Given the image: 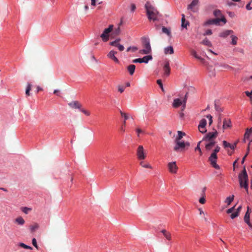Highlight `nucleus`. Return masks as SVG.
Wrapping results in <instances>:
<instances>
[{
  "label": "nucleus",
  "instance_id": "3",
  "mask_svg": "<svg viewBox=\"0 0 252 252\" xmlns=\"http://www.w3.org/2000/svg\"><path fill=\"white\" fill-rule=\"evenodd\" d=\"M220 147L217 145L215 147V149L213 150L212 153L211 154L209 158V161L211 165L215 169H218L220 168V166L217 164V153L220 151Z\"/></svg>",
  "mask_w": 252,
  "mask_h": 252
},
{
  "label": "nucleus",
  "instance_id": "38",
  "mask_svg": "<svg viewBox=\"0 0 252 252\" xmlns=\"http://www.w3.org/2000/svg\"><path fill=\"white\" fill-rule=\"evenodd\" d=\"M22 211L26 214H28L30 211L32 210V208L27 207H22L21 208Z\"/></svg>",
  "mask_w": 252,
  "mask_h": 252
},
{
  "label": "nucleus",
  "instance_id": "44",
  "mask_svg": "<svg viewBox=\"0 0 252 252\" xmlns=\"http://www.w3.org/2000/svg\"><path fill=\"white\" fill-rule=\"evenodd\" d=\"M202 197H201L199 200V202L200 203L202 204H204L205 203V201H206V200H205V195H202Z\"/></svg>",
  "mask_w": 252,
  "mask_h": 252
},
{
  "label": "nucleus",
  "instance_id": "13",
  "mask_svg": "<svg viewBox=\"0 0 252 252\" xmlns=\"http://www.w3.org/2000/svg\"><path fill=\"white\" fill-rule=\"evenodd\" d=\"M39 224L38 223L35 222L32 223L29 226V230H30L31 233H34L35 231L38 230L39 229Z\"/></svg>",
  "mask_w": 252,
  "mask_h": 252
},
{
  "label": "nucleus",
  "instance_id": "7",
  "mask_svg": "<svg viewBox=\"0 0 252 252\" xmlns=\"http://www.w3.org/2000/svg\"><path fill=\"white\" fill-rule=\"evenodd\" d=\"M113 25H111L107 29H105L103 32L100 35V37L104 42H107L109 39V33L112 31Z\"/></svg>",
  "mask_w": 252,
  "mask_h": 252
},
{
  "label": "nucleus",
  "instance_id": "48",
  "mask_svg": "<svg viewBox=\"0 0 252 252\" xmlns=\"http://www.w3.org/2000/svg\"><path fill=\"white\" fill-rule=\"evenodd\" d=\"M239 215L238 214V212H235L231 214V215H230V217L232 219H234L236 217H238Z\"/></svg>",
  "mask_w": 252,
  "mask_h": 252
},
{
  "label": "nucleus",
  "instance_id": "35",
  "mask_svg": "<svg viewBox=\"0 0 252 252\" xmlns=\"http://www.w3.org/2000/svg\"><path fill=\"white\" fill-rule=\"evenodd\" d=\"M32 84H31L30 83L28 84V86H27V89H26V94L27 96H30V91L32 89Z\"/></svg>",
  "mask_w": 252,
  "mask_h": 252
},
{
  "label": "nucleus",
  "instance_id": "1",
  "mask_svg": "<svg viewBox=\"0 0 252 252\" xmlns=\"http://www.w3.org/2000/svg\"><path fill=\"white\" fill-rule=\"evenodd\" d=\"M218 132L215 130L214 132L207 133L202 139V142L204 143L205 147L207 151H210L216 144L215 139L218 136Z\"/></svg>",
  "mask_w": 252,
  "mask_h": 252
},
{
  "label": "nucleus",
  "instance_id": "50",
  "mask_svg": "<svg viewBox=\"0 0 252 252\" xmlns=\"http://www.w3.org/2000/svg\"><path fill=\"white\" fill-rule=\"evenodd\" d=\"M191 54L196 59H197L199 57V56L197 55L196 51L194 50H191Z\"/></svg>",
  "mask_w": 252,
  "mask_h": 252
},
{
  "label": "nucleus",
  "instance_id": "8",
  "mask_svg": "<svg viewBox=\"0 0 252 252\" xmlns=\"http://www.w3.org/2000/svg\"><path fill=\"white\" fill-rule=\"evenodd\" d=\"M136 156L138 159L143 160L146 158V154L144 152V148L142 145H139L136 150Z\"/></svg>",
  "mask_w": 252,
  "mask_h": 252
},
{
  "label": "nucleus",
  "instance_id": "51",
  "mask_svg": "<svg viewBox=\"0 0 252 252\" xmlns=\"http://www.w3.org/2000/svg\"><path fill=\"white\" fill-rule=\"evenodd\" d=\"M225 69H232V67L227 64H222L221 65Z\"/></svg>",
  "mask_w": 252,
  "mask_h": 252
},
{
  "label": "nucleus",
  "instance_id": "58",
  "mask_svg": "<svg viewBox=\"0 0 252 252\" xmlns=\"http://www.w3.org/2000/svg\"><path fill=\"white\" fill-rule=\"evenodd\" d=\"M81 111L82 112H83L86 116H90V112L88 111H87V110H86L85 109H81Z\"/></svg>",
  "mask_w": 252,
  "mask_h": 252
},
{
  "label": "nucleus",
  "instance_id": "21",
  "mask_svg": "<svg viewBox=\"0 0 252 252\" xmlns=\"http://www.w3.org/2000/svg\"><path fill=\"white\" fill-rule=\"evenodd\" d=\"M183 103V100H182L180 98H176L174 100L173 103V106L174 108H178Z\"/></svg>",
  "mask_w": 252,
  "mask_h": 252
},
{
  "label": "nucleus",
  "instance_id": "55",
  "mask_svg": "<svg viewBox=\"0 0 252 252\" xmlns=\"http://www.w3.org/2000/svg\"><path fill=\"white\" fill-rule=\"evenodd\" d=\"M139 52L141 54H150L149 52H148L145 49L140 50Z\"/></svg>",
  "mask_w": 252,
  "mask_h": 252
},
{
  "label": "nucleus",
  "instance_id": "17",
  "mask_svg": "<svg viewBox=\"0 0 252 252\" xmlns=\"http://www.w3.org/2000/svg\"><path fill=\"white\" fill-rule=\"evenodd\" d=\"M163 70L164 75L166 76H169L170 73V67L168 62H167L165 64L163 67Z\"/></svg>",
  "mask_w": 252,
  "mask_h": 252
},
{
  "label": "nucleus",
  "instance_id": "47",
  "mask_svg": "<svg viewBox=\"0 0 252 252\" xmlns=\"http://www.w3.org/2000/svg\"><path fill=\"white\" fill-rule=\"evenodd\" d=\"M32 244L37 250L38 249V246L37 244V242L35 238H33L32 239Z\"/></svg>",
  "mask_w": 252,
  "mask_h": 252
},
{
  "label": "nucleus",
  "instance_id": "14",
  "mask_svg": "<svg viewBox=\"0 0 252 252\" xmlns=\"http://www.w3.org/2000/svg\"><path fill=\"white\" fill-rule=\"evenodd\" d=\"M143 43L144 48V49L146 50L147 51L150 53L151 52L152 49L149 40L145 38L144 41H143Z\"/></svg>",
  "mask_w": 252,
  "mask_h": 252
},
{
  "label": "nucleus",
  "instance_id": "36",
  "mask_svg": "<svg viewBox=\"0 0 252 252\" xmlns=\"http://www.w3.org/2000/svg\"><path fill=\"white\" fill-rule=\"evenodd\" d=\"M187 98H188V93H187L185 95V97L183 99V103L181 105H182V111H184L186 108V104L187 102Z\"/></svg>",
  "mask_w": 252,
  "mask_h": 252
},
{
  "label": "nucleus",
  "instance_id": "16",
  "mask_svg": "<svg viewBox=\"0 0 252 252\" xmlns=\"http://www.w3.org/2000/svg\"><path fill=\"white\" fill-rule=\"evenodd\" d=\"M234 33L232 30H225L220 33L219 36L221 37L225 38L229 35H231Z\"/></svg>",
  "mask_w": 252,
  "mask_h": 252
},
{
  "label": "nucleus",
  "instance_id": "29",
  "mask_svg": "<svg viewBox=\"0 0 252 252\" xmlns=\"http://www.w3.org/2000/svg\"><path fill=\"white\" fill-rule=\"evenodd\" d=\"M152 58H153L151 55H148V56H144V57L141 58L142 63H148V62L150 60H152Z\"/></svg>",
  "mask_w": 252,
  "mask_h": 252
},
{
  "label": "nucleus",
  "instance_id": "60",
  "mask_svg": "<svg viewBox=\"0 0 252 252\" xmlns=\"http://www.w3.org/2000/svg\"><path fill=\"white\" fill-rule=\"evenodd\" d=\"M227 5L229 6H232L236 5V4L232 2H227Z\"/></svg>",
  "mask_w": 252,
  "mask_h": 252
},
{
  "label": "nucleus",
  "instance_id": "54",
  "mask_svg": "<svg viewBox=\"0 0 252 252\" xmlns=\"http://www.w3.org/2000/svg\"><path fill=\"white\" fill-rule=\"evenodd\" d=\"M206 117L209 119V125H211L212 123H213V120H212V117L211 115H207Z\"/></svg>",
  "mask_w": 252,
  "mask_h": 252
},
{
  "label": "nucleus",
  "instance_id": "53",
  "mask_svg": "<svg viewBox=\"0 0 252 252\" xmlns=\"http://www.w3.org/2000/svg\"><path fill=\"white\" fill-rule=\"evenodd\" d=\"M133 63H142L141 58L135 59L132 61Z\"/></svg>",
  "mask_w": 252,
  "mask_h": 252
},
{
  "label": "nucleus",
  "instance_id": "61",
  "mask_svg": "<svg viewBox=\"0 0 252 252\" xmlns=\"http://www.w3.org/2000/svg\"><path fill=\"white\" fill-rule=\"evenodd\" d=\"M242 208V205H240V206H239L238 207V208L236 209V212H238V214L239 215L240 214V212H241V211Z\"/></svg>",
  "mask_w": 252,
  "mask_h": 252
},
{
  "label": "nucleus",
  "instance_id": "10",
  "mask_svg": "<svg viewBox=\"0 0 252 252\" xmlns=\"http://www.w3.org/2000/svg\"><path fill=\"white\" fill-rule=\"evenodd\" d=\"M120 39H117L115 41L111 42L110 44L111 45L117 47L120 51H123L125 48L123 45L119 44Z\"/></svg>",
  "mask_w": 252,
  "mask_h": 252
},
{
  "label": "nucleus",
  "instance_id": "56",
  "mask_svg": "<svg viewBox=\"0 0 252 252\" xmlns=\"http://www.w3.org/2000/svg\"><path fill=\"white\" fill-rule=\"evenodd\" d=\"M227 14L231 18H234L235 17V14L233 12L228 11L227 12Z\"/></svg>",
  "mask_w": 252,
  "mask_h": 252
},
{
  "label": "nucleus",
  "instance_id": "4",
  "mask_svg": "<svg viewBox=\"0 0 252 252\" xmlns=\"http://www.w3.org/2000/svg\"><path fill=\"white\" fill-rule=\"evenodd\" d=\"M239 180L241 187L244 188L247 191L248 190V176L245 168L239 174Z\"/></svg>",
  "mask_w": 252,
  "mask_h": 252
},
{
  "label": "nucleus",
  "instance_id": "31",
  "mask_svg": "<svg viewBox=\"0 0 252 252\" xmlns=\"http://www.w3.org/2000/svg\"><path fill=\"white\" fill-rule=\"evenodd\" d=\"M186 135L185 133L181 131H178V136L176 137V140H181L184 136Z\"/></svg>",
  "mask_w": 252,
  "mask_h": 252
},
{
  "label": "nucleus",
  "instance_id": "41",
  "mask_svg": "<svg viewBox=\"0 0 252 252\" xmlns=\"http://www.w3.org/2000/svg\"><path fill=\"white\" fill-rule=\"evenodd\" d=\"M245 93L247 96L250 97L251 103L252 104V91L251 92H249V91H246Z\"/></svg>",
  "mask_w": 252,
  "mask_h": 252
},
{
  "label": "nucleus",
  "instance_id": "2",
  "mask_svg": "<svg viewBox=\"0 0 252 252\" xmlns=\"http://www.w3.org/2000/svg\"><path fill=\"white\" fill-rule=\"evenodd\" d=\"M145 8L146 10V13L149 20L157 21L158 20V16L159 15V12L150 4L149 2H147L145 5Z\"/></svg>",
  "mask_w": 252,
  "mask_h": 252
},
{
  "label": "nucleus",
  "instance_id": "20",
  "mask_svg": "<svg viewBox=\"0 0 252 252\" xmlns=\"http://www.w3.org/2000/svg\"><path fill=\"white\" fill-rule=\"evenodd\" d=\"M14 222L19 225H23L25 223L24 219L21 216L16 218L14 220Z\"/></svg>",
  "mask_w": 252,
  "mask_h": 252
},
{
  "label": "nucleus",
  "instance_id": "62",
  "mask_svg": "<svg viewBox=\"0 0 252 252\" xmlns=\"http://www.w3.org/2000/svg\"><path fill=\"white\" fill-rule=\"evenodd\" d=\"M91 0V5L94 6L96 5V2L98 1V0Z\"/></svg>",
  "mask_w": 252,
  "mask_h": 252
},
{
  "label": "nucleus",
  "instance_id": "19",
  "mask_svg": "<svg viewBox=\"0 0 252 252\" xmlns=\"http://www.w3.org/2000/svg\"><path fill=\"white\" fill-rule=\"evenodd\" d=\"M198 0H193L192 1L188 6V9L191 10L193 12H195L194 7L198 4Z\"/></svg>",
  "mask_w": 252,
  "mask_h": 252
},
{
  "label": "nucleus",
  "instance_id": "39",
  "mask_svg": "<svg viewBox=\"0 0 252 252\" xmlns=\"http://www.w3.org/2000/svg\"><path fill=\"white\" fill-rule=\"evenodd\" d=\"M19 246L20 247L26 249H30V250L32 249V247L29 246L28 245H26V244H25L24 243H20L19 244Z\"/></svg>",
  "mask_w": 252,
  "mask_h": 252
},
{
  "label": "nucleus",
  "instance_id": "6",
  "mask_svg": "<svg viewBox=\"0 0 252 252\" xmlns=\"http://www.w3.org/2000/svg\"><path fill=\"white\" fill-rule=\"evenodd\" d=\"M221 21L223 22L224 24H225L226 23V19L224 17H223L221 18H217L216 19H209L204 23V26H207V25H219L220 22Z\"/></svg>",
  "mask_w": 252,
  "mask_h": 252
},
{
  "label": "nucleus",
  "instance_id": "30",
  "mask_svg": "<svg viewBox=\"0 0 252 252\" xmlns=\"http://www.w3.org/2000/svg\"><path fill=\"white\" fill-rule=\"evenodd\" d=\"M139 164L144 168L150 169L152 168V166L149 163H146L142 160H141V161L139 163Z\"/></svg>",
  "mask_w": 252,
  "mask_h": 252
},
{
  "label": "nucleus",
  "instance_id": "11",
  "mask_svg": "<svg viewBox=\"0 0 252 252\" xmlns=\"http://www.w3.org/2000/svg\"><path fill=\"white\" fill-rule=\"evenodd\" d=\"M232 127L231 120L228 119H224L223 120L222 129L223 131L226 129L230 128Z\"/></svg>",
  "mask_w": 252,
  "mask_h": 252
},
{
  "label": "nucleus",
  "instance_id": "42",
  "mask_svg": "<svg viewBox=\"0 0 252 252\" xmlns=\"http://www.w3.org/2000/svg\"><path fill=\"white\" fill-rule=\"evenodd\" d=\"M201 142H202V141H199V142L198 143L196 147V148H195V151H199V155H200V156H201V155H202V152H201V149H200V147H199V145H200V144Z\"/></svg>",
  "mask_w": 252,
  "mask_h": 252
},
{
  "label": "nucleus",
  "instance_id": "63",
  "mask_svg": "<svg viewBox=\"0 0 252 252\" xmlns=\"http://www.w3.org/2000/svg\"><path fill=\"white\" fill-rule=\"evenodd\" d=\"M197 60H199V61H200V62L201 63H205V60H204L203 58H201V57H200V56H199V58H198V59H197Z\"/></svg>",
  "mask_w": 252,
  "mask_h": 252
},
{
  "label": "nucleus",
  "instance_id": "12",
  "mask_svg": "<svg viewBox=\"0 0 252 252\" xmlns=\"http://www.w3.org/2000/svg\"><path fill=\"white\" fill-rule=\"evenodd\" d=\"M206 124H207V121L205 119H202L200 121L199 124L198 125V129L200 132L205 133L206 131V129L201 130V128L205 127Z\"/></svg>",
  "mask_w": 252,
  "mask_h": 252
},
{
  "label": "nucleus",
  "instance_id": "28",
  "mask_svg": "<svg viewBox=\"0 0 252 252\" xmlns=\"http://www.w3.org/2000/svg\"><path fill=\"white\" fill-rule=\"evenodd\" d=\"M127 70L129 73V74L132 75L133 74L135 69V66L134 64H130L128 65L127 67Z\"/></svg>",
  "mask_w": 252,
  "mask_h": 252
},
{
  "label": "nucleus",
  "instance_id": "40",
  "mask_svg": "<svg viewBox=\"0 0 252 252\" xmlns=\"http://www.w3.org/2000/svg\"><path fill=\"white\" fill-rule=\"evenodd\" d=\"M137 50H138V48L135 46L129 47L128 48H127L126 51L129 52V51H131L132 52H134L136 51H137Z\"/></svg>",
  "mask_w": 252,
  "mask_h": 252
},
{
  "label": "nucleus",
  "instance_id": "46",
  "mask_svg": "<svg viewBox=\"0 0 252 252\" xmlns=\"http://www.w3.org/2000/svg\"><path fill=\"white\" fill-rule=\"evenodd\" d=\"M223 146L224 147V148H229L230 144L229 143H228L227 141L224 140L222 142Z\"/></svg>",
  "mask_w": 252,
  "mask_h": 252
},
{
  "label": "nucleus",
  "instance_id": "59",
  "mask_svg": "<svg viewBox=\"0 0 252 252\" xmlns=\"http://www.w3.org/2000/svg\"><path fill=\"white\" fill-rule=\"evenodd\" d=\"M212 34V31L211 30H207L203 34L204 35H211Z\"/></svg>",
  "mask_w": 252,
  "mask_h": 252
},
{
  "label": "nucleus",
  "instance_id": "64",
  "mask_svg": "<svg viewBox=\"0 0 252 252\" xmlns=\"http://www.w3.org/2000/svg\"><path fill=\"white\" fill-rule=\"evenodd\" d=\"M215 109L218 112H220L222 111L221 109L220 108L219 106H218L216 104H215Z\"/></svg>",
  "mask_w": 252,
  "mask_h": 252
},
{
  "label": "nucleus",
  "instance_id": "5",
  "mask_svg": "<svg viewBox=\"0 0 252 252\" xmlns=\"http://www.w3.org/2000/svg\"><path fill=\"white\" fill-rule=\"evenodd\" d=\"M175 144L174 150L176 152H182L184 151L186 147L188 148L190 145L189 142H185L181 140H175Z\"/></svg>",
  "mask_w": 252,
  "mask_h": 252
},
{
  "label": "nucleus",
  "instance_id": "24",
  "mask_svg": "<svg viewBox=\"0 0 252 252\" xmlns=\"http://www.w3.org/2000/svg\"><path fill=\"white\" fill-rule=\"evenodd\" d=\"M161 232L168 240H171V234L169 232L166 231L165 229H163L161 231Z\"/></svg>",
  "mask_w": 252,
  "mask_h": 252
},
{
  "label": "nucleus",
  "instance_id": "37",
  "mask_svg": "<svg viewBox=\"0 0 252 252\" xmlns=\"http://www.w3.org/2000/svg\"><path fill=\"white\" fill-rule=\"evenodd\" d=\"M162 31L163 33L166 34L167 35L170 36H171V32L170 31L167 29V28H165L164 27H162Z\"/></svg>",
  "mask_w": 252,
  "mask_h": 252
},
{
  "label": "nucleus",
  "instance_id": "25",
  "mask_svg": "<svg viewBox=\"0 0 252 252\" xmlns=\"http://www.w3.org/2000/svg\"><path fill=\"white\" fill-rule=\"evenodd\" d=\"M189 25V22L186 21L185 16L184 14L182 15V27L184 28H187Z\"/></svg>",
  "mask_w": 252,
  "mask_h": 252
},
{
  "label": "nucleus",
  "instance_id": "22",
  "mask_svg": "<svg viewBox=\"0 0 252 252\" xmlns=\"http://www.w3.org/2000/svg\"><path fill=\"white\" fill-rule=\"evenodd\" d=\"M252 133V127L250 128H247L246 131L244 134V141L245 142L246 140L250 139L251 134Z\"/></svg>",
  "mask_w": 252,
  "mask_h": 252
},
{
  "label": "nucleus",
  "instance_id": "32",
  "mask_svg": "<svg viewBox=\"0 0 252 252\" xmlns=\"http://www.w3.org/2000/svg\"><path fill=\"white\" fill-rule=\"evenodd\" d=\"M201 43V44L208 47H211L212 46L211 42L207 38H205L204 40H203Z\"/></svg>",
  "mask_w": 252,
  "mask_h": 252
},
{
  "label": "nucleus",
  "instance_id": "57",
  "mask_svg": "<svg viewBox=\"0 0 252 252\" xmlns=\"http://www.w3.org/2000/svg\"><path fill=\"white\" fill-rule=\"evenodd\" d=\"M136 9V6L134 4L132 3L130 5V10L131 12H134Z\"/></svg>",
  "mask_w": 252,
  "mask_h": 252
},
{
  "label": "nucleus",
  "instance_id": "34",
  "mask_svg": "<svg viewBox=\"0 0 252 252\" xmlns=\"http://www.w3.org/2000/svg\"><path fill=\"white\" fill-rule=\"evenodd\" d=\"M234 196L233 195L232 196L227 197L225 201V202L228 205H230L234 199Z\"/></svg>",
  "mask_w": 252,
  "mask_h": 252
},
{
  "label": "nucleus",
  "instance_id": "27",
  "mask_svg": "<svg viewBox=\"0 0 252 252\" xmlns=\"http://www.w3.org/2000/svg\"><path fill=\"white\" fill-rule=\"evenodd\" d=\"M213 15L215 17H220V18L224 17L222 13H221V12L220 10L219 9H215L214 11H213Z\"/></svg>",
  "mask_w": 252,
  "mask_h": 252
},
{
  "label": "nucleus",
  "instance_id": "33",
  "mask_svg": "<svg viewBox=\"0 0 252 252\" xmlns=\"http://www.w3.org/2000/svg\"><path fill=\"white\" fill-rule=\"evenodd\" d=\"M231 38L232 40L231 44L233 45H236L237 44V41L238 39V37L235 35L231 34Z\"/></svg>",
  "mask_w": 252,
  "mask_h": 252
},
{
  "label": "nucleus",
  "instance_id": "52",
  "mask_svg": "<svg viewBox=\"0 0 252 252\" xmlns=\"http://www.w3.org/2000/svg\"><path fill=\"white\" fill-rule=\"evenodd\" d=\"M235 206H234V207H231L229 209H228L227 211H226V213L227 214H230V213H232L235 210Z\"/></svg>",
  "mask_w": 252,
  "mask_h": 252
},
{
  "label": "nucleus",
  "instance_id": "23",
  "mask_svg": "<svg viewBox=\"0 0 252 252\" xmlns=\"http://www.w3.org/2000/svg\"><path fill=\"white\" fill-rule=\"evenodd\" d=\"M251 212V210L249 206L247 207V211L244 216V221L245 222H248V220H250V213Z\"/></svg>",
  "mask_w": 252,
  "mask_h": 252
},
{
  "label": "nucleus",
  "instance_id": "43",
  "mask_svg": "<svg viewBox=\"0 0 252 252\" xmlns=\"http://www.w3.org/2000/svg\"><path fill=\"white\" fill-rule=\"evenodd\" d=\"M252 2V0H251L246 6V8L248 10H252V7L251 6V4Z\"/></svg>",
  "mask_w": 252,
  "mask_h": 252
},
{
  "label": "nucleus",
  "instance_id": "15",
  "mask_svg": "<svg viewBox=\"0 0 252 252\" xmlns=\"http://www.w3.org/2000/svg\"><path fill=\"white\" fill-rule=\"evenodd\" d=\"M117 53L116 51H114L113 50H111L108 54L107 56L109 58L113 60L116 63H119V60L115 56V55Z\"/></svg>",
  "mask_w": 252,
  "mask_h": 252
},
{
  "label": "nucleus",
  "instance_id": "49",
  "mask_svg": "<svg viewBox=\"0 0 252 252\" xmlns=\"http://www.w3.org/2000/svg\"><path fill=\"white\" fill-rule=\"evenodd\" d=\"M120 113H121V116L124 117V118H125V120L124 121H126L127 119H128V117L126 113H124V112H123L121 111H120Z\"/></svg>",
  "mask_w": 252,
  "mask_h": 252
},
{
  "label": "nucleus",
  "instance_id": "18",
  "mask_svg": "<svg viewBox=\"0 0 252 252\" xmlns=\"http://www.w3.org/2000/svg\"><path fill=\"white\" fill-rule=\"evenodd\" d=\"M68 105L72 108H81V105L77 101H73L68 104Z\"/></svg>",
  "mask_w": 252,
  "mask_h": 252
},
{
  "label": "nucleus",
  "instance_id": "45",
  "mask_svg": "<svg viewBox=\"0 0 252 252\" xmlns=\"http://www.w3.org/2000/svg\"><path fill=\"white\" fill-rule=\"evenodd\" d=\"M118 91L119 92H120L121 93H123L125 89V87L123 86H121V85H119L118 86Z\"/></svg>",
  "mask_w": 252,
  "mask_h": 252
},
{
  "label": "nucleus",
  "instance_id": "26",
  "mask_svg": "<svg viewBox=\"0 0 252 252\" xmlns=\"http://www.w3.org/2000/svg\"><path fill=\"white\" fill-rule=\"evenodd\" d=\"M165 54H173L174 53V49L172 46H168L164 48Z\"/></svg>",
  "mask_w": 252,
  "mask_h": 252
},
{
  "label": "nucleus",
  "instance_id": "9",
  "mask_svg": "<svg viewBox=\"0 0 252 252\" xmlns=\"http://www.w3.org/2000/svg\"><path fill=\"white\" fill-rule=\"evenodd\" d=\"M168 167L170 172L173 174L177 173L178 170V167L176 165V162H169L168 164Z\"/></svg>",
  "mask_w": 252,
  "mask_h": 252
}]
</instances>
